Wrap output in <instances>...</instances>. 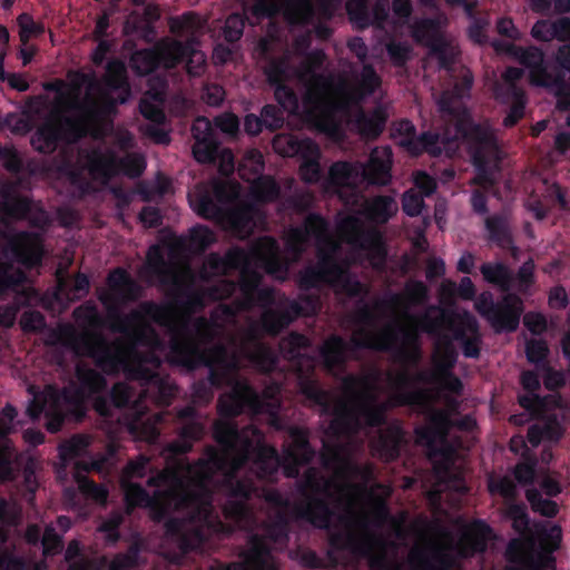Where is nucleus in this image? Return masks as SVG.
Returning <instances> with one entry per match:
<instances>
[{
    "instance_id": "7",
    "label": "nucleus",
    "mask_w": 570,
    "mask_h": 570,
    "mask_svg": "<svg viewBox=\"0 0 570 570\" xmlns=\"http://www.w3.org/2000/svg\"><path fill=\"white\" fill-rule=\"evenodd\" d=\"M265 501L274 508L261 523V533H252L247 539V561L255 568H265L273 547H286L289 541L291 501L278 490H268Z\"/></svg>"
},
{
    "instance_id": "1",
    "label": "nucleus",
    "mask_w": 570,
    "mask_h": 570,
    "mask_svg": "<svg viewBox=\"0 0 570 570\" xmlns=\"http://www.w3.org/2000/svg\"><path fill=\"white\" fill-rule=\"evenodd\" d=\"M233 419L220 416L214 423L213 436L222 450L207 446L202 458L189 466V473L197 488L204 485L210 503L215 478L223 473L220 487L227 497L223 512L227 519L240 523L250 517L248 502L257 491L252 476H238L245 465L252 462L257 478L262 480H275L281 466L285 476L295 479L301 466L313 461L315 450L305 429L288 426V441L283 444L281 455L275 446L265 443L261 430L253 426L239 430Z\"/></svg>"
},
{
    "instance_id": "45",
    "label": "nucleus",
    "mask_w": 570,
    "mask_h": 570,
    "mask_svg": "<svg viewBox=\"0 0 570 570\" xmlns=\"http://www.w3.org/2000/svg\"><path fill=\"white\" fill-rule=\"evenodd\" d=\"M256 208L254 205L245 204L226 212L225 219L229 228L240 238L249 235L254 227V216Z\"/></svg>"
},
{
    "instance_id": "18",
    "label": "nucleus",
    "mask_w": 570,
    "mask_h": 570,
    "mask_svg": "<svg viewBox=\"0 0 570 570\" xmlns=\"http://www.w3.org/2000/svg\"><path fill=\"white\" fill-rule=\"evenodd\" d=\"M177 438L167 444L173 455H184L193 450L194 443L205 434V426L195 406L186 405L177 411Z\"/></svg>"
},
{
    "instance_id": "30",
    "label": "nucleus",
    "mask_w": 570,
    "mask_h": 570,
    "mask_svg": "<svg viewBox=\"0 0 570 570\" xmlns=\"http://www.w3.org/2000/svg\"><path fill=\"white\" fill-rule=\"evenodd\" d=\"M392 151L390 147L382 150L375 148L370 154L368 160L361 165L360 174L368 185L386 186L392 174Z\"/></svg>"
},
{
    "instance_id": "62",
    "label": "nucleus",
    "mask_w": 570,
    "mask_h": 570,
    "mask_svg": "<svg viewBox=\"0 0 570 570\" xmlns=\"http://www.w3.org/2000/svg\"><path fill=\"white\" fill-rule=\"evenodd\" d=\"M505 517L512 521V528L519 534L523 535L529 531L530 519L524 503H508Z\"/></svg>"
},
{
    "instance_id": "50",
    "label": "nucleus",
    "mask_w": 570,
    "mask_h": 570,
    "mask_svg": "<svg viewBox=\"0 0 570 570\" xmlns=\"http://www.w3.org/2000/svg\"><path fill=\"white\" fill-rule=\"evenodd\" d=\"M190 205L200 217L215 222L225 219L226 210L213 198L208 191L198 193L190 198Z\"/></svg>"
},
{
    "instance_id": "49",
    "label": "nucleus",
    "mask_w": 570,
    "mask_h": 570,
    "mask_svg": "<svg viewBox=\"0 0 570 570\" xmlns=\"http://www.w3.org/2000/svg\"><path fill=\"white\" fill-rule=\"evenodd\" d=\"M428 299V286L422 281H410L405 284L404 294H393L389 299V305L401 306L406 301L407 305L416 306L426 303Z\"/></svg>"
},
{
    "instance_id": "47",
    "label": "nucleus",
    "mask_w": 570,
    "mask_h": 570,
    "mask_svg": "<svg viewBox=\"0 0 570 570\" xmlns=\"http://www.w3.org/2000/svg\"><path fill=\"white\" fill-rule=\"evenodd\" d=\"M440 342L435 348V365L440 373L451 372L456 365L459 353L448 333L436 335Z\"/></svg>"
},
{
    "instance_id": "52",
    "label": "nucleus",
    "mask_w": 570,
    "mask_h": 570,
    "mask_svg": "<svg viewBox=\"0 0 570 570\" xmlns=\"http://www.w3.org/2000/svg\"><path fill=\"white\" fill-rule=\"evenodd\" d=\"M24 282V278L22 279L21 284L17 287V289L12 291V293H16V302L6 306L0 307V327L3 328H11L17 320L18 312L20 309L21 305L29 304L30 301V293L28 289L20 288L22 287ZM8 293H11V291H8ZM6 295V293H4ZM3 296V294L1 295Z\"/></svg>"
},
{
    "instance_id": "31",
    "label": "nucleus",
    "mask_w": 570,
    "mask_h": 570,
    "mask_svg": "<svg viewBox=\"0 0 570 570\" xmlns=\"http://www.w3.org/2000/svg\"><path fill=\"white\" fill-rule=\"evenodd\" d=\"M491 535L492 529L485 521H473L456 543L458 554L462 558H471L485 552Z\"/></svg>"
},
{
    "instance_id": "13",
    "label": "nucleus",
    "mask_w": 570,
    "mask_h": 570,
    "mask_svg": "<svg viewBox=\"0 0 570 570\" xmlns=\"http://www.w3.org/2000/svg\"><path fill=\"white\" fill-rule=\"evenodd\" d=\"M475 311L491 325L497 334L513 333L520 325L524 303L517 293H507L494 301L491 292H482L475 299Z\"/></svg>"
},
{
    "instance_id": "19",
    "label": "nucleus",
    "mask_w": 570,
    "mask_h": 570,
    "mask_svg": "<svg viewBox=\"0 0 570 570\" xmlns=\"http://www.w3.org/2000/svg\"><path fill=\"white\" fill-rule=\"evenodd\" d=\"M441 136L462 140L470 145L472 156L480 153L487 155V150L495 148V138L488 126L476 124L468 112L460 115L455 121L454 134L444 131Z\"/></svg>"
},
{
    "instance_id": "3",
    "label": "nucleus",
    "mask_w": 570,
    "mask_h": 570,
    "mask_svg": "<svg viewBox=\"0 0 570 570\" xmlns=\"http://www.w3.org/2000/svg\"><path fill=\"white\" fill-rule=\"evenodd\" d=\"M175 482L166 489H156L153 494L139 483L121 480L127 514L136 508H146L153 521L164 522L167 539L177 543L181 554L198 548L204 534L197 523H205L210 517L213 504L210 497L195 485L190 478L186 482L180 475H174Z\"/></svg>"
},
{
    "instance_id": "51",
    "label": "nucleus",
    "mask_w": 570,
    "mask_h": 570,
    "mask_svg": "<svg viewBox=\"0 0 570 570\" xmlns=\"http://www.w3.org/2000/svg\"><path fill=\"white\" fill-rule=\"evenodd\" d=\"M176 286L178 287V292L176 295L175 304L185 313L191 314L205 307V298H207L205 288H183L180 287L179 283Z\"/></svg>"
},
{
    "instance_id": "55",
    "label": "nucleus",
    "mask_w": 570,
    "mask_h": 570,
    "mask_svg": "<svg viewBox=\"0 0 570 570\" xmlns=\"http://www.w3.org/2000/svg\"><path fill=\"white\" fill-rule=\"evenodd\" d=\"M537 538L540 548L548 553L559 549L562 540V530L558 524L550 522L537 524Z\"/></svg>"
},
{
    "instance_id": "27",
    "label": "nucleus",
    "mask_w": 570,
    "mask_h": 570,
    "mask_svg": "<svg viewBox=\"0 0 570 570\" xmlns=\"http://www.w3.org/2000/svg\"><path fill=\"white\" fill-rule=\"evenodd\" d=\"M316 265L306 266L299 272L298 286L302 291L320 288L322 284L333 283V276L342 272V266L331 254L318 250Z\"/></svg>"
},
{
    "instance_id": "25",
    "label": "nucleus",
    "mask_w": 570,
    "mask_h": 570,
    "mask_svg": "<svg viewBox=\"0 0 570 570\" xmlns=\"http://www.w3.org/2000/svg\"><path fill=\"white\" fill-rule=\"evenodd\" d=\"M262 282L263 275L253 266H247L240 271L236 283L243 296L242 302H239L243 309H249L255 305L269 306L274 303V289L272 287H261Z\"/></svg>"
},
{
    "instance_id": "5",
    "label": "nucleus",
    "mask_w": 570,
    "mask_h": 570,
    "mask_svg": "<svg viewBox=\"0 0 570 570\" xmlns=\"http://www.w3.org/2000/svg\"><path fill=\"white\" fill-rule=\"evenodd\" d=\"M107 284L109 292L99 296L100 302L107 306V327L121 334L131 350L158 346L160 338L153 323L168 326L173 317L170 305L145 301L130 312L122 313L118 305L137 301L140 286L121 267L109 273Z\"/></svg>"
},
{
    "instance_id": "34",
    "label": "nucleus",
    "mask_w": 570,
    "mask_h": 570,
    "mask_svg": "<svg viewBox=\"0 0 570 570\" xmlns=\"http://www.w3.org/2000/svg\"><path fill=\"white\" fill-rule=\"evenodd\" d=\"M403 436V431L399 425L380 429L376 438L371 441L373 453L385 462L396 460L400 456Z\"/></svg>"
},
{
    "instance_id": "16",
    "label": "nucleus",
    "mask_w": 570,
    "mask_h": 570,
    "mask_svg": "<svg viewBox=\"0 0 570 570\" xmlns=\"http://www.w3.org/2000/svg\"><path fill=\"white\" fill-rule=\"evenodd\" d=\"M82 136L80 122L70 117L48 119L33 132L30 144L43 155L52 154L60 141L77 140Z\"/></svg>"
},
{
    "instance_id": "15",
    "label": "nucleus",
    "mask_w": 570,
    "mask_h": 570,
    "mask_svg": "<svg viewBox=\"0 0 570 570\" xmlns=\"http://www.w3.org/2000/svg\"><path fill=\"white\" fill-rule=\"evenodd\" d=\"M88 169L94 177L108 183L120 173L129 178L140 177L146 169V161L138 154L118 157L115 154L104 155L100 151H92L88 157Z\"/></svg>"
},
{
    "instance_id": "41",
    "label": "nucleus",
    "mask_w": 570,
    "mask_h": 570,
    "mask_svg": "<svg viewBox=\"0 0 570 570\" xmlns=\"http://www.w3.org/2000/svg\"><path fill=\"white\" fill-rule=\"evenodd\" d=\"M480 273L488 284L498 287L502 294L511 293L514 286V272L503 262H487Z\"/></svg>"
},
{
    "instance_id": "48",
    "label": "nucleus",
    "mask_w": 570,
    "mask_h": 570,
    "mask_svg": "<svg viewBox=\"0 0 570 570\" xmlns=\"http://www.w3.org/2000/svg\"><path fill=\"white\" fill-rule=\"evenodd\" d=\"M291 63L287 56L267 57L263 73L269 87L283 85L289 79Z\"/></svg>"
},
{
    "instance_id": "29",
    "label": "nucleus",
    "mask_w": 570,
    "mask_h": 570,
    "mask_svg": "<svg viewBox=\"0 0 570 570\" xmlns=\"http://www.w3.org/2000/svg\"><path fill=\"white\" fill-rule=\"evenodd\" d=\"M453 426H463V421L454 423L450 413L442 409H430L426 414V424L415 429V435L420 443L433 446L436 441L445 440Z\"/></svg>"
},
{
    "instance_id": "37",
    "label": "nucleus",
    "mask_w": 570,
    "mask_h": 570,
    "mask_svg": "<svg viewBox=\"0 0 570 570\" xmlns=\"http://www.w3.org/2000/svg\"><path fill=\"white\" fill-rule=\"evenodd\" d=\"M245 357L255 370L264 374L273 373L278 366V353L269 345L254 340L243 348Z\"/></svg>"
},
{
    "instance_id": "28",
    "label": "nucleus",
    "mask_w": 570,
    "mask_h": 570,
    "mask_svg": "<svg viewBox=\"0 0 570 570\" xmlns=\"http://www.w3.org/2000/svg\"><path fill=\"white\" fill-rule=\"evenodd\" d=\"M6 249L16 262L26 267H36L42 262V242L35 233L21 232L12 236L8 240Z\"/></svg>"
},
{
    "instance_id": "57",
    "label": "nucleus",
    "mask_w": 570,
    "mask_h": 570,
    "mask_svg": "<svg viewBox=\"0 0 570 570\" xmlns=\"http://www.w3.org/2000/svg\"><path fill=\"white\" fill-rule=\"evenodd\" d=\"M525 498L533 512L547 518H553L559 512V505L551 498H544L542 492L535 488L525 491Z\"/></svg>"
},
{
    "instance_id": "32",
    "label": "nucleus",
    "mask_w": 570,
    "mask_h": 570,
    "mask_svg": "<svg viewBox=\"0 0 570 570\" xmlns=\"http://www.w3.org/2000/svg\"><path fill=\"white\" fill-rule=\"evenodd\" d=\"M252 159L254 164L253 174L257 175L250 183L249 188L253 199L261 204L275 202L281 195L279 185L274 177L262 174L265 164L261 153L253 155Z\"/></svg>"
},
{
    "instance_id": "64",
    "label": "nucleus",
    "mask_w": 570,
    "mask_h": 570,
    "mask_svg": "<svg viewBox=\"0 0 570 570\" xmlns=\"http://www.w3.org/2000/svg\"><path fill=\"white\" fill-rule=\"evenodd\" d=\"M320 156L321 151L317 147L315 154L304 155L302 158V164L299 166V175L302 180L308 184L318 183L322 178V170L320 165Z\"/></svg>"
},
{
    "instance_id": "11",
    "label": "nucleus",
    "mask_w": 570,
    "mask_h": 570,
    "mask_svg": "<svg viewBox=\"0 0 570 570\" xmlns=\"http://www.w3.org/2000/svg\"><path fill=\"white\" fill-rule=\"evenodd\" d=\"M225 264L228 273L230 271L246 268L254 263L257 267L264 269L268 275L277 276L287 272L288 266L284 261L278 242L272 236L259 237L246 250L240 246H232L224 254Z\"/></svg>"
},
{
    "instance_id": "24",
    "label": "nucleus",
    "mask_w": 570,
    "mask_h": 570,
    "mask_svg": "<svg viewBox=\"0 0 570 570\" xmlns=\"http://www.w3.org/2000/svg\"><path fill=\"white\" fill-rule=\"evenodd\" d=\"M321 308L320 296L315 294H301L299 301H292L286 311L267 312L263 316L264 327L271 333H278L294 318L316 314Z\"/></svg>"
},
{
    "instance_id": "14",
    "label": "nucleus",
    "mask_w": 570,
    "mask_h": 570,
    "mask_svg": "<svg viewBox=\"0 0 570 570\" xmlns=\"http://www.w3.org/2000/svg\"><path fill=\"white\" fill-rule=\"evenodd\" d=\"M195 52L191 41H161L151 48L136 50L130 57V67L137 76H148L159 67L176 68Z\"/></svg>"
},
{
    "instance_id": "44",
    "label": "nucleus",
    "mask_w": 570,
    "mask_h": 570,
    "mask_svg": "<svg viewBox=\"0 0 570 570\" xmlns=\"http://www.w3.org/2000/svg\"><path fill=\"white\" fill-rule=\"evenodd\" d=\"M380 86L381 78L375 68L371 63H364L357 83L347 91V98L352 102H361L373 95Z\"/></svg>"
},
{
    "instance_id": "26",
    "label": "nucleus",
    "mask_w": 570,
    "mask_h": 570,
    "mask_svg": "<svg viewBox=\"0 0 570 570\" xmlns=\"http://www.w3.org/2000/svg\"><path fill=\"white\" fill-rule=\"evenodd\" d=\"M326 440L322 442V450L320 453L321 462L324 468L332 469L338 465H342L344 470L351 475L357 478H362L367 481L373 475V470L370 465H358L356 463L350 462L346 458V448L340 441L342 438H334L327 433V429L325 430Z\"/></svg>"
},
{
    "instance_id": "43",
    "label": "nucleus",
    "mask_w": 570,
    "mask_h": 570,
    "mask_svg": "<svg viewBox=\"0 0 570 570\" xmlns=\"http://www.w3.org/2000/svg\"><path fill=\"white\" fill-rule=\"evenodd\" d=\"M147 272L157 278L160 286L177 285L178 278L168 266L164 253L158 245H153L147 253Z\"/></svg>"
},
{
    "instance_id": "56",
    "label": "nucleus",
    "mask_w": 570,
    "mask_h": 570,
    "mask_svg": "<svg viewBox=\"0 0 570 570\" xmlns=\"http://www.w3.org/2000/svg\"><path fill=\"white\" fill-rule=\"evenodd\" d=\"M332 285L337 286L346 296L351 298H360L361 302H363V298L368 294V287L357 278L346 273L343 267L340 275L333 276Z\"/></svg>"
},
{
    "instance_id": "60",
    "label": "nucleus",
    "mask_w": 570,
    "mask_h": 570,
    "mask_svg": "<svg viewBox=\"0 0 570 570\" xmlns=\"http://www.w3.org/2000/svg\"><path fill=\"white\" fill-rule=\"evenodd\" d=\"M216 240L215 233L205 225H196L189 229V245L196 253H204Z\"/></svg>"
},
{
    "instance_id": "9",
    "label": "nucleus",
    "mask_w": 570,
    "mask_h": 570,
    "mask_svg": "<svg viewBox=\"0 0 570 570\" xmlns=\"http://www.w3.org/2000/svg\"><path fill=\"white\" fill-rule=\"evenodd\" d=\"M296 491L301 500L293 505L294 518L315 529L330 530L336 515L331 504L330 482L317 469L309 466L297 481Z\"/></svg>"
},
{
    "instance_id": "20",
    "label": "nucleus",
    "mask_w": 570,
    "mask_h": 570,
    "mask_svg": "<svg viewBox=\"0 0 570 570\" xmlns=\"http://www.w3.org/2000/svg\"><path fill=\"white\" fill-rule=\"evenodd\" d=\"M250 13L258 20L283 13L292 22L306 21L313 14L309 0H253Z\"/></svg>"
},
{
    "instance_id": "39",
    "label": "nucleus",
    "mask_w": 570,
    "mask_h": 570,
    "mask_svg": "<svg viewBox=\"0 0 570 570\" xmlns=\"http://www.w3.org/2000/svg\"><path fill=\"white\" fill-rule=\"evenodd\" d=\"M387 114L382 106L366 112L361 110L355 117V126L358 134L366 140H375L384 131Z\"/></svg>"
},
{
    "instance_id": "42",
    "label": "nucleus",
    "mask_w": 570,
    "mask_h": 570,
    "mask_svg": "<svg viewBox=\"0 0 570 570\" xmlns=\"http://www.w3.org/2000/svg\"><path fill=\"white\" fill-rule=\"evenodd\" d=\"M410 376L402 372L393 380L394 392L390 396V402L394 406H414L424 405L426 395L421 390H409Z\"/></svg>"
},
{
    "instance_id": "36",
    "label": "nucleus",
    "mask_w": 570,
    "mask_h": 570,
    "mask_svg": "<svg viewBox=\"0 0 570 570\" xmlns=\"http://www.w3.org/2000/svg\"><path fill=\"white\" fill-rule=\"evenodd\" d=\"M392 341H396V337L390 331L375 334L365 327H360L347 341V354L360 350L390 352Z\"/></svg>"
},
{
    "instance_id": "61",
    "label": "nucleus",
    "mask_w": 570,
    "mask_h": 570,
    "mask_svg": "<svg viewBox=\"0 0 570 570\" xmlns=\"http://www.w3.org/2000/svg\"><path fill=\"white\" fill-rule=\"evenodd\" d=\"M198 274L199 278L206 283H209L214 276H226L228 271L224 256L215 252L208 254Z\"/></svg>"
},
{
    "instance_id": "2",
    "label": "nucleus",
    "mask_w": 570,
    "mask_h": 570,
    "mask_svg": "<svg viewBox=\"0 0 570 570\" xmlns=\"http://www.w3.org/2000/svg\"><path fill=\"white\" fill-rule=\"evenodd\" d=\"M214 338L212 323L199 316L190 327L184 322L171 328L169 340V356L174 364L194 371L200 366L208 367L206 380L193 384V397L202 404L209 403L214 397V389L229 386L217 400V412L223 417H237L248 410L258 414L264 412L265 399L246 380L238 375L240 360L224 343H216L207 350L200 347Z\"/></svg>"
},
{
    "instance_id": "8",
    "label": "nucleus",
    "mask_w": 570,
    "mask_h": 570,
    "mask_svg": "<svg viewBox=\"0 0 570 570\" xmlns=\"http://www.w3.org/2000/svg\"><path fill=\"white\" fill-rule=\"evenodd\" d=\"M417 320L420 327L429 335H440L446 330L452 342H458L464 357L478 360L481 355L483 335L476 317L465 311L461 314L430 305Z\"/></svg>"
},
{
    "instance_id": "35",
    "label": "nucleus",
    "mask_w": 570,
    "mask_h": 570,
    "mask_svg": "<svg viewBox=\"0 0 570 570\" xmlns=\"http://www.w3.org/2000/svg\"><path fill=\"white\" fill-rule=\"evenodd\" d=\"M105 83L111 91L121 90L125 96L119 97L118 100L111 96H104V110L109 112L115 109L117 102L125 104L130 92V87L127 79L125 66L119 60L109 61L106 68Z\"/></svg>"
},
{
    "instance_id": "17",
    "label": "nucleus",
    "mask_w": 570,
    "mask_h": 570,
    "mask_svg": "<svg viewBox=\"0 0 570 570\" xmlns=\"http://www.w3.org/2000/svg\"><path fill=\"white\" fill-rule=\"evenodd\" d=\"M20 519V508L0 497V570H28L26 559L16 553L14 546H6L9 541V528L16 527Z\"/></svg>"
},
{
    "instance_id": "4",
    "label": "nucleus",
    "mask_w": 570,
    "mask_h": 570,
    "mask_svg": "<svg viewBox=\"0 0 570 570\" xmlns=\"http://www.w3.org/2000/svg\"><path fill=\"white\" fill-rule=\"evenodd\" d=\"M77 354L91 358L101 373L86 365H77L76 377L78 387L68 390L77 394L81 402V421L87 414L85 400L106 390L107 380L104 374L117 375L121 370L128 371L129 376L138 380L144 386V393L158 405L168 406L176 395L177 387L168 375L150 370L141 364L129 367L124 351L109 343L99 333H83L75 338Z\"/></svg>"
},
{
    "instance_id": "10",
    "label": "nucleus",
    "mask_w": 570,
    "mask_h": 570,
    "mask_svg": "<svg viewBox=\"0 0 570 570\" xmlns=\"http://www.w3.org/2000/svg\"><path fill=\"white\" fill-rule=\"evenodd\" d=\"M81 413V402L77 394L53 386L33 393L27 407V415L32 421L39 420L42 414L46 416V428L50 433L59 432L67 420L80 422Z\"/></svg>"
},
{
    "instance_id": "63",
    "label": "nucleus",
    "mask_w": 570,
    "mask_h": 570,
    "mask_svg": "<svg viewBox=\"0 0 570 570\" xmlns=\"http://www.w3.org/2000/svg\"><path fill=\"white\" fill-rule=\"evenodd\" d=\"M345 7L350 20L358 28L364 29L372 23L368 0H347Z\"/></svg>"
},
{
    "instance_id": "59",
    "label": "nucleus",
    "mask_w": 570,
    "mask_h": 570,
    "mask_svg": "<svg viewBox=\"0 0 570 570\" xmlns=\"http://www.w3.org/2000/svg\"><path fill=\"white\" fill-rule=\"evenodd\" d=\"M534 262L529 258L514 273L515 292L520 296H530L532 286L535 283Z\"/></svg>"
},
{
    "instance_id": "58",
    "label": "nucleus",
    "mask_w": 570,
    "mask_h": 570,
    "mask_svg": "<svg viewBox=\"0 0 570 570\" xmlns=\"http://www.w3.org/2000/svg\"><path fill=\"white\" fill-rule=\"evenodd\" d=\"M360 175V168L347 161H336L330 167L328 176L333 185L350 186Z\"/></svg>"
},
{
    "instance_id": "40",
    "label": "nucleus",
    "mask_w": 570,
    "mask_h": 570,
    "mask_svg": "<svg viewBox=\"0 0 570 570\" xmlns=\"http://www.w3.org/2000/svg\"><path fill=\"white\" fill-rule=\"evenodd\" d=\"M397 212V204L390 195H377L365 200L362 214L373 224H386Z\"/></svg>"
},
{
    "instance_id": "53",
    "label": "nucleus",
    "mask_w": 570,
    "mask_h": 570,
    "mask_svg": "<svg viewBox=\"0 0 570 570\" xmlns=\"http://www.w3.org/2000/svg\"><path fill=\"white\" fill-rule=\"evenodd\" d=\"M219 142L214 132H205L193 145L194 158L200 164H214L218 157Z\"/></svg>"
},
{
    "instance_id": "12",
    "label": "nucleus",
    "mask_w": 570,
    "mask_h": 570,
    "mask_svg": "<svg viewBox=\"0 0 570 570\" xmlns=\"http://www.w3.org/2000/svg\"><path fill=\"white\" fill-rule=\"evenodd\" d=\"M391 135L393 138L399 139L397 145L412 157L428 154L433 158L442 155L452 158L458 151L456 140L441 136V132L424 131L417 136L415 126L409 119H401L394 122Z\"/></svg>"
},
{
    "instance_id": "21",
    "label": "nucleus",
    "mask_w": 570,
    "mask_h": 570,
    "mask_svg": "<svg viewBox=\"0 0 570 570\" xmlns=\"http://www.w3.org/2000/svg\"><path fill=\"white\" fill-rule=\"evenodd\" d=\"M309 344V340L304 334L297 332L289 333L287 336L283 337L278 344L282 356L291 361L297 372L298 390L302 377L318 380L315 376V360L305 353Z\"/></svg>"
},
{
    "instance_id": "22",
    "label": "nucleus",
    "mask_w": 570,
    "mask_h": 570,
    "mask_svg": "<svg viewBox=\"0 0 570 570\" xmlns=\"http://www.w3.org/2000/svg\"><path fill=\"white\" fill-rule=\"evenodd\" d=\"M420 315L405 313L410 325L399 326L397 328L389 327L383 331L394 333L396 341H392L390 351H394L396 357L405 364L416 365L421 360L420 332H424L421 330L417 320L413 318Z\"/></svg>"
},
{
    "instance_id": "54",
    "label": "nucleus",
    "mask_w": 570,
    "mask_h": 570,
    "mask_svg": "<svg viewBox=\"0 0 570 570\" xmlns=\"http://www.w3.org/2000/svg\"><path fill=\"white\" fill-rule=\"evenodd\" d=\"M511 99V105L509 110L503 118V126L505 128L514 127L524 116L527 97L522 88L518 86H512L510 89V95H508Z\"/></svg>"
},
{
    "instance_id": "6",
    "label": "nucleus",
    "mask_w": 570,
    "mask_h": 570,
    "mask_svg": "<svg viewBox=\"0 0 570 570\" xmlns=\"http://www.w3.org/2000/svg\"><path fill=\"white\" fill-rule=\"evenodd\" d=\"M299 394L305 405L318 409L321 415H331L327 433L334 438H353L364 428H381L386 421L387 405L376 403L374 397L352 406L347 402L338 401L334 394L324 389L318 380L302 377Z\"/></svg>"
},
{
    "instance_id": "38",
    "label": "nucleus",
    "mask_w": 570,
    "mask_h": 570,
    "mask_svg": "<svg viewBox=\"0 0 570 570\" xmlns=\"http://www.w3.org/2000/svg\"><path fill=\"white\" fill-rule=\"evenodd\" d=\"M275 153L283 157H303L315 154L317 145L309 138H298L292 134H278L272 141Z\"/></svg>"
},
{
    "instance_id": "23",
    "label": "nucleus",
    "mask_w": 570,
    "mask_h": 570,
    "mask_svg": "<svg viewBox=\"0 0 570 570\" xmlns=\"http://www.w3.org/2000/svg\"><path fill=\"white\" fill-rule=\"evenodd\" d=\"M511 49L517 51L514 59L529 70V79L532 85L551 88V83H563L561 75H550L542 49L535 46H511Z\"/></svg>"
},
{
    "instance_id": "33",
    "label": "nucleus",
    "mask_w": 570,
    "mask_h": 570,
    "mask_svg": "<svg viewBox=\"0 0 570 570\" xmlns=\"http://www.w3.org/2000/svg\"><path fill=\"white\" fill-rule=\"evenodd\" d=\"M320 356L328 373L344 372L350 358L347 341L337 334L330 335L320 347Z\"/></svg>"
},
{
    "instance_id": "46",
    "label": "nucleus",
    "mask_w": 570,
    "mask_h": 570,
    "mask_svg": "<svg viewBox=\"0 0 570 570\" xmlns=\"http://www.w3.org/2000/svg\"><path fill=\"white\" fill-rule=\"evenodd\" d=\"M488 239L502 249L511 248L513 237L507 218L502 215H492L485 218Z\"/></svg>"
}]
</instances>
